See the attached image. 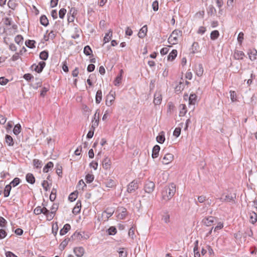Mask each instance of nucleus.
I'll list each match as a JSON object with an SVG mask.
<instances>
[{
    "instance_id": "1",
    "label": "nucleus",
    "mask_w": 257,
    "mask_h": 257,
    "mask_svg": "<svg viewBox=\"0 0 257 257\" xmlns=\"http://www.w3.org/2000/svg\"><path fill=\"white\" fill-rule=\"evenodd\" d=\"M176 192V185L170 183L164 187L162 191V200L165 202L169 201L174 195Z\"/></svg>"
},
{
    "instance_id": "2",
    "label": "nucleus",
    "mask_w": 257,
    "mask_h": 257,
    "mask_svg": "<svg viewBox=\"0 0 257 257\" xmlns=\"http://www.w3.org/2000/svg\"><path fill=\"white\" fill-rule=\"evenodd\" d=\"M182 32L180 30H175L173 31L168 38V42L172 45L176 44L178 43V37L182 36Z\"/></svg>"
},
{
    "instance_id": "3",
    "label": "nucleus",
    "mask_w": 257,
    "mask_h": 257,
    "mask_svg": "<svg viewBox=\"0 0 257 257\" xmlns=\"http://www.w3.org/2000/svg\"><path fill=\"white\" fill-rule=\"evenodd\" d=\"M236 194H227L226 195L222 194L221 196L218 199L222 202H232L235 203Z\"/></svg>"
},
{
    "instance_id": "4",
    "label": "nucleus",
    "mask_w": 257,
    "mask_h": 257,
    "mask_svg": "<svg viewBox=\"0 0 257 257\" xmlns=\"http://www.w3.org/2000/svg\"><path fill=\"white\" fill-rule=\"evenodd\" d=\"M155 187V183L151 181H146L144 189L146 192L151 193L154 190Z\"/></svg>"
},
{
    "instance_id": "5",
    "label": "nucleus",
    "mask_w": 257,
    "mask_h": 257,
    "mask_svg": "<svg viewBox=\"0 0 257 257\" xmlns=\"http://www.w3.org/2000/svg\"><path fill=\"white\" fill-rule=\"evenodd\" d=\"M115 99V92L110 91V92L107 95L105 104L107 106H110L114 101Z\"/></svg>"
},
{
    "instance_id": "6",
    "label": "nucleus",
    "mask_w": 257,
    "mask_h": 257,
    "mask_svg": "<svg viewBox=\"0 0 257 257\" xmlns=\"http://www.w3.org/2000/svg\"><path fill=\"white\" fill-rule=\"evenodd\" d=\"M138 187L139 185L137 181L134 180L127 185V191L130 193L134 192L138 189Z\"/></svg>"
},
{
    "instance_id": "7",
    "label": "nucleus",
    "mask_w": 257,
    "mask_h": 257,
    "mask_svg": "<svg viewBox=\"0 0 257 257\" xmlns=\"http://www.w3.org/2000/svg\"><path fill=\"white\" fill-rule=\"evenodd\" d=\"M45 65V62H44V61H41L39 63L38 65L36 64H33L32 66V67L36 72L38 73H41L43 71Z\"/></svg>"
},
{
    "instance_id": "8",
    "label": "nucleus",
    "mask_w": 257,
    "mask_h": 257,
    "mask_svg": "<svg viewBox=\"0 0 257 257\" xmlns=\"http://www.w3.org/2000/svg\"><path fill=\"white\" fill-rule=\"evenodd\" d=\"M174 158V156L170 153H166L162 159V163L164 164L167 165L171 162Z\"/></svg>"
},
{
    "instance_id": "9",
    "label": "nucleus",
    "mask_w": 257,
    "mask_h": 257,
    "mask_svg": "<svg viewBox=\"0 0 257 257\" xmlns=\"http://www.w3.org/2000/svg\"><path fill=\"white\" fill-rule=\"evenodd\" d=\"M162 100V94L161 92L157 91L154 94V103L155 105H159L161 104Z\"/></svg>"
},
{
    "instance_id": "10",
    "label": "nucleus",
    "mask_w": 257,
    "mask_h": 257,
    "mask_svg": "<svg viewBox=\"0 0 257 257\" xmlns=\"http://www.w3.org/2000/svg\"><path fill=\"white\" fill-rule=\"evenodd\" d=\"M73 251L76 256L82 257L85 252V249L81 246L76 247L74 248Z\"/></svg>"
},
{
    "instance_id": "11",
    "label": "nucleus",
    "mask_w": 257,
    "mask_h": 257,
    "mask_svg": "<svg viewBox=\"0 0 257 257\" xmlns=\"http://www.w3.org/2000/svg\"><path fill=\"white\" fill-rule=\"evenodd\" d=\"M119 213L117 215V218L119 219H124L127 215V210L125 208L121 207L117 210Z\"/></svg>"
},
{
    "instance_id": "12",
    "label": "nucleus",
    "mask_w": 257,
    "mask_h": 257,
    "mask_svg": "<svg viewBox=\"0 0 257 257\" xmlns=\"http://www.w3.org/2000/svg\"><path fill=\"white\" fill-rule=\"evenodd\" d=\"M245 56L244 53L241 51L235 50L234 53L233 57L236 60H242Z\"/></svg>"
},
{
    "instance_id": "13",
    "label": "nucleus",
    "mask_w": 257,
    "mask_h": 257,
    "mask_svg": "<svg viewBox=\"0 0 257 257\" xmlns=\"http://www.w3.org/2000/svg\"><path fill=\"white\" fill-rule=\"evenodd\" d=\"M148 28L147 25L144 26L139 31L138 36L140 38H144L147 35Z\"/></svg>"
},
{
    "instance_id": "14",
    "label": "nucleus",
    "mask_w": 257,
    "mask_h": 257,
    "mask_svg": "<svg viewBox=\"0 0 257 257\" xmlns=\"http://www.w3.org/2000/svg\"><path fill=\"white\" fill-rule=\"evenodd\" d=\"M83 237L82 234L80 232L75 231L70 238L72 240L80 241Z\"/></svg>"
},
{
    "instance_id": "15",
    "label": "nucleus",
    "mask_w": 257,
    "mask_h": 257,
    "mask_svg": "<svg viewBox=\"0 0 257 257\" xmlns=\"http://www.w3.org/2000/svg\"><path fill=\"white\" fill-rule=\"evenodd\" d=\"M160 150V147L158 145H155L153 147L152 154V157L153 159L156 158L158 157Z\"/></svg>"
},
{
    "instance_id": "16",
    "label": "nucleus",
    "mask_w": 257,
    "mask_h": 257,
    "mask_svg": "<svg viewBox=\"0 0 257 257\" xmlns=\"http://www.w3.org/2000/svg\"><path fill=\"white\" fill-rule=\"evenodd\" d=\"M157 142L159 144H163L165 141V132H161L156 138Z\"/></svg>"
},
{
    "instance_id": "17",
    "label": "nucleus",
    "mask_w": 257,
    "mask_h": 257,
    "mask_svg": "<svg viewBox=\"0 0 257 257\" xmlns=\"http://www.w3.org/2000/svg\"><path fill=\"white\" fill-rule=\"evenodd\" d=\"M202 222L206 226H210L214 222V217L212 216L205 217L203 219Z\"/></svg>"
},
{
    "instance_id": "18",
    "label": "nucleus",
    "mask_w": 257,
    "mask_h": 257,
    "mask_svg": "<svg viewBox=\"0 0 257 257\" xmlns=\"http://www.w3.org/2000/svg\"><path fill=\"white\" fill-rule=\"evenodd\" d=\"M71 229V226L69 224H65L63 228H62L60 231V235H63L66 234L68 231Z\"/></svg>"
},
{
    "instance_id": "19",
    "label": "nucleus",
    "mask_w": 257,
    "mask_h": 257,
    "mask_svg": "<svg viewBox=\"0 0 257 257\" xmlns=\"http://www.w3.org/2000/svg\"><path fill=\"white\" fill-rule=\"evenodd\" d=\"M196 74L198 76H201L203 73L202 65L199 64L195 66Z\"/></svg>"
},
{
    "instance_id": "20",
    "label": "nucleus",
    "mask_w": 257,
    "mask_h": 257,
    "mask_svg": "<svg viewBox=\"0 0 257 257\" xmlns=\"http://www.w3.org/2000/svg\"><path fill=\"white\" fill-rule=\"evenodd\" d=\"M123 73L122 70H120L119 74L116 77L114 81V85L115 86H118L121 83L122 79V74Z\"/></svg>"
},
{
    "instance_id": "21",
    "label": "nucleus",
    "mask_w": 257,
    "mask_h": 257,
    "mask_svg": "<svg viewBox=\"0 0 257 257\" xmlns=\"http://www.w3.org/2000/svg\"><path fill=\"white\" fill-rule=\"evenodd\" d=\"M26 178L27 181L31 184H33L35 182V178L34 175L31 173L27 174Z\"/></svg>"
},
{
    "instance_id": "22",
    "label": "nucleus",
    "mask_w": 257,
    "mask_h": 257,
    "mask_svg": "<svg viewBox=\"0 0 257 257\" xmlns=\"http://www.w3.org/2000/svg\"><path fill=\"white\" fill-rule=\"evenodd\" d=\"M96 113L97 112H96L94 115V120H92V124L91 125V128L93 130H94L95 128L98 126L99 123V114L96 118Z\"/></svg>"
},
{
    "instance_id": "23",
    "label": "nucleus",
    "mask_w": 257,
    "mask_h": 257,
    "mask_svg": "<svg viewBox=\"0 0 257 257\" xmlns=\"http://www.w3.org/2000/svg\"><path fill=\"white\" fill-rule=\"evenodd\" d=\"M110 160L107 157H106L102 161V167L104 169L107 170L110 167Z\"/></svg>"
},
{
    "instance_id": "24",
    "label": "nucleus",
    "mask_w": 257,
    "mask_h": 257,
    "mask_svg": "<svg viewBox=\"0 0 257 257\" xmlns=\"http://www.w3.org/2000/svg\"><path fill=\"white\" fill-rule=\"evenodd\" d=\"M199 51V45L197 42H194L192 45L191 48V52L192 54H195Z\"/></svg>"
},
{
    "instance_id": "25",
    "label": "nucleus",
    "mask_w": 257,
    "mask_h": 257,
    "mask_svg": "<svg viewBox=\"0 0 257 257\" xmlns=\"http://www.w3.org/2000/svg\"><path fill=\"white\" fill-rule=\"evenodd\" d=\"M177 55V51L176 50H173L168 56V60L173 61L175 59Z\"/></svg>"
},
{
    "instance_id": "26",
    "label": "nucleus",
    "mask_w": 257,
    "mask_h": 257,
    "mask_svg": "<svg viewBox=\"0 0 257 257\" xmlns=\"http://www.w3.org/2000/svg\"><path fill=\"white\" fill-rule=\"evenodd\" d=\"M81 207V203L80 201H78L73 209V213L77 214L80 212Z\"/></svg>"
},
{
    "instance_id": "27",
    "label": "nucleus",
    "mask_w": 257,
    "mask_h": 257,
    "mask_svg": "<svg viewBox=\"0 0 257 257\" xmlns=\"http://www.w3.org/2000/svg\"><path fill=\"white\" fill-rule=\"evenodd\" d=\"M102 100V91L98 90L96 92L95 95V102L97 104H99Z\"/></svg>"
},
{
    "instance_id": "28",
    "label": "nucleus",
    "mask_w": 257,
    "mask_h": 257,
    "mask_svg": "<svg viewBox=\"0 0 257 257\" xmlns=\"http://www.w3.org/2000/svg\"><path fill=\"white\" fill-rule=\"evenodd\" d=\"M40 23L43 26L46 27L49 24V21L45 15H43L40 17Z\"/></svg>"
},
{
    "instance_id": "29",
    "label": "nucleus",
    "mask_w": 257,
    "mask_h": 257,
    "mask_svg": "<svg viewBox=\"0 0 257 257\" xmlns=\"http://www.w3.org/2000/svg\"><path fill=\"white\" fill-rule=\"evenodd\" d=\"M162 220L165 223H169L170 222V215L168 212H165L162 215Z\"/></svg>"
},
{
    "instance_id": "30",
    "label": "nucleus",
    "mask_w": 257,
    "mask_h": 257,
    "mask_svg": "<svg viewBox=\"0 0 257 257\" xmlns=\"http://www.w3.org/2000/svg\"><path fill=\"white\" fill-rule=\"evenodd\" d=\"M112 31L111 30H109V32L105 34V36L104 37L103 41L104 43H106L108 42L112 37Z\"/></svg>"
},
{
    "instance_id": "31",
    "label": "nucleus",
    "mask_w": 257,
    "mask_h": 257,
    "mask_svg": "<svg viewBox=\"0 0 257 257\" xmlns=\"http://www.w3.org/2000/svg\"><path fill=\"white\" fill-rule=\"evenodd\" d=\"M6 142L8 146H13L14 144V140L12 137L9 135H7L5 137Z\"/></svg>"
},
{
    "instance_id": "32",
    "label": "nucleus",
    "mask_w": 257,
    "mask_h": 257,
    "mask_svg": "<svg viewBox=\"0 0 257 257\" xmlns=\"http://www.w3.org/2000/svg\"><path fill=\"white\" fill-rule=\"evenodd\" d=\"M71 240V238H65L60 244L59 249L61 250H63L68 244L69 241Z\"/></svg>"
},
{
    "instance_id": "33",
    "label": "nucleus",
    "mask_w": 257,
    "mask_h": 257,
    "mask_svg": "<svg viewBox=\"0 0 257 257\" xmlns=\"http://www.w3.org/2000/svg\"><path fill=\"white\" fill-rule=\"evenodd\" d=\"M33 165L36 169L41 168L43 164L42 162L38 159H34L33 161Z\"/></svg>"
},
{
    "instance_id": "34",
    "label": "nucleus",
    "mask_w": 257,
    "mask_h": 257,
    "mask_svg": "<svg viewBox=\"0 0 257 257\" xmlns=\"http://www.w3.org/2000/svg\"><path fill=\"white\" fill-rule=\"evenodd\" d=\"M257 221V214L253 212L250 214L249 221L252 224H254Z\"/></svg>"
},
{
    "instance_id": "35",
    "label": "nucleus",
    "mask_w": 257,
    "mask_h": 257,
    "mask_svg": "<svg viewBox=\"0 0 257 257\" xmlns=\"http://www.w3.org/2000/svg\"><path fill=\"white\" fill-rule=\"evenodd\" d=\"M12 189L11 185H7L6 186L4 190V194L5 197H7L10 195V193Z\"/></svg>"
},
{
    "instance_id": "36",
    "label": "nucleus",
    "mask_w": 257,
    "mask_h": 257,
    "mask_svg": "<svg viewBox=\"0 0 257 257\" xmlns=\"http://www.w3.org/2000/svg\"><path fill=\"white\" fill-rule=\"evenodd\" d=\"M197 96L195 94L193 93L190 95L189 98V102L190 104L194 105L196 101Z\"/></svg>"
},
{
    "instance_id": "37",
    "label": "nucleus",
    "mask_w": 257,
    "mask_h": 257,
    "mask_svg": "<svg viewBox=\"0 0 257 257\" xmlns=\"http://www.w3.org/2000/svg\"><path fill=\"white\" fill-rule=\"evenodd\" d=\"M105 186L108 188H112L115 186V182L112 179H108L105 182Z\"/></svg>"
},
{
    "instance_id": "38",
    "label": "nucleus",
    "mask_w": 257,
    "mask_h": 257,
    "mask_svg": "<svg viewBox=\"0 0 257 257\" xmlns=\"http://www.w3.org/2000/svg\"><path fill=\"white\" fill-rule=\"evenodd\" d=\"M49 54L47 51H43L40 54V58L42 60H46L48 58Z\"/></svg>"
},
{
    "instance_id": "39",
    "label": "nucleus",
    "mask_w": 257,
    "mask_h": 257,
    "mask_svg": "<svg viewBox=\"0 0 257 257\" xmlns=\"http://www.w3.org/2000/svg\"><path fill=\"white\" fill-rule=\"evenodd\" d=\"M53 167V163L52 162H49L43 168V172L44 173H48L50 169Z\"/></svg>"
},
{
    "instance_id": "40",
    "label": "nucleus",
    "mask_w": 257,
    "mask_h": 257,
    "mask_svg": "<svg viewBox=\"0 0 257 257\" xmlns=\"http://www.w3.org/2000/svg\"><path fill=\"white\" fill-rule=\"evenodd\" d=\"M83 52L86 56H90L92 54V51L90 47L87 45L84 47Z\"/></svg>"
},
{
    "instance_id": "41",
    "label": "nucleus",
    "mask_w": 257,
    "mask_h": 257,
    "mask_svg": "<svg viewBox=\"0 0 257 257\" xmlns=\"http://www.w3.org/2000/svg\"><path fill=\"white\" fill-rule=\"evenodd\" d=\"M35 41L34 40H28L25 42V45H26V46L31 49L35 47Z\"/></svg>"
},
{
    "instance_id": "42",
    "label": "nucleus",
    "mask_w": 257,
    "mask_h": 257,
    "mask_svg": "<svg viewBox=\"0 0 257 257\" xmlns=\"http://www.w3.org/2000/svg\"><path fill=\"white\" fill-rule=\"evenodd\" d=\"M248 54L249 58L251 61H253L256 59L257 56V51L256 50H254Z\"/></svg>"
},
{
    "instance_id": "43",
    "label": "nucleus",
    "mask_w": 257,
    "mask_h": 257,
    "mask_svg": "<svg viewBox=\"0 0 257 257\" xmlns=\"http://www.w3.org/2000/svg\"><path fill=\"white\" fill-rule=\"evenodd\" d=\"M77 194L78 192L77 191L71 193L68 197L69 200L71 202L75 201L77 197Z\"/></svg>"
},
{
    "instance_id": "44",
    "label": "nucleus",
    "mask_w": 257,
    "mask_h": 257,
    "mask_svg": "<svg viewBox=\"0 0 257 257\" xmlns=\"http://www.w3.org/2000/svg\"><path fill=\"white\" fill-rule=\"evenodd\" d=\"M219 33L217 30L213 31L210 34V38L211 40H215L219 37Z\"/></svg>"
},
{
    "instance_id": "45",
    "label": "nucleus",
    "mask_w": 257,
    "mask_h": 257,
    "mask_svg": "<svg viewBox=\"0 0 257 257\" xmlns=\"http://www.w3.org/2000/svg\"><path fill=\"white\" fill-rule=\"evenodd\" d=\"M197 201L195 200V203L196 205H198V202L204 203L206 200V197L204 195L199 196L197 197Z\"/></svg>"
},
{
    "instance_id": "46",
    "label": "nucleus",
    "mask_w": 257,
    "mask_h": 257,
    "mask_svg": "<svg viewBox=\"0 0 257 257\" xmlns=\"http://www.w3.org/2000/svg\"><path fill=\"white\" fill-rule=\"evenodd\" d=\"M207 12L208 15L211 16L215 14L216 12V11L213 5H210L207 9Z\"/></svg>"
},
{
    "instance_id": "47",
    "label": "nucleus",
    "mask_w": 257,
    "mask_h": 257,
    "mask_svg": "<svg viewBox=\"0 0 257 257\" xmlns=\"http://www.w3.org/2000/svg\"><path fill=\"white\" fill-rule=\"evenodd\" d=\"M180 116H184L187 112L186 105L183 104H181L180 105Z\"/></svg>"
},
{
    "instance_id": "48",
    "label": "nucleus",
    "mask_w": 257,
    "mask_h": 257,
    "mask_svg": "<svg viewBox=\"0 0 257 257\" xmlns=\"http://www.w3.org/2000/svg\"><path fill=\"white\" fill-rule=\"evenodd\" d=\"M21 131V126L20 124H16L13 129V133L15 135H18Z\"/></svg>"
},
{
    "instance_id": "49",
    "label": "nucleus",
    "mask_w": 257,
    "mask_h": 257,
    "mask_svg": "<svg viewBox=\"0 0 257 257\" xmlns=\"http://www.w3.org/2000/svg\"><path fill=\"white\" fill-rule=\"evenodd\" d=\"M94 177L92 174H88L85 176V180L87 183H91L94 180Z\"/></svg>"
},
{
    "instance_id": "50",
    "label": "nucleus",
    "mask_w": 257,
    "mask_h": 257,
    "mask_svg": "<svg viewBox=\"0 0 257 257\" xmlns=\"http://www.w3.org/2000/svg\"><path fill=\"white\" fill-rule=\"evenodd\" d=\"M118 252L119 253V257H127V253L124 248H119Z\"/></svg>"
},
{
    "instance_id": "51",
    "label": "nucleus",
    "mask_w": 257,
    "mask_h": 257,
    "mask_svg": "<svg viewBox=\"0 0 257 257\" xmlns=\"http://www.w3.org/2000/svg\"><path fill=\"white\" fill-rule=\"evenodd\" d=\"M56 37V34L53 31H51L48 34V36L46 37V36H44V38L46 41H48L49 38L53 40Z\"/></svg>"
},
{
    "instance_id": "52",
    "label": "nucleus",
    "mask_w": 257,
    "mask_h": 257,
    "mask_svg": "<svg viewBox=\"0 0 257 257\" xmlns=\"http://www.w3.org/2000/svg\"><path fill=\"white\" fill-rule=\"evenodd\" d=\"M17 5L15 0H9L8 3V6L9 7L13 10H14L16 8Z\"/></svg>"
},
{
    "instance_id": "53",
    "label": "nucleus",
    "mask_w": 257,
    "mask_h": 257,
    "mask_svg": "<svg viewBox=\"0 0 257 257\" xmlns=\"http://www.w3.org/2000/svg\"><path fill=\"white\" fill-rule=\"evenodd\" d=\"M20 183V179L19 178H15L10 183L11 186L13 187L17 186Z\"/></svg>"
},
{
    "instance_id": "54",
    "label": "nucleus",
    "mask_w": 257,
    "mask_h": 257,
    "mask_svg": "<svg viewBox=\"0 0 257 257\" xmlns=\"http://www.w3.org/2000/svg\"><path fill=\"white\" fill-rule=\"evenodd\" d=\"M107 232L109 235H114L116 233L117 231L114 226H111L108 229Z\"/></svg>"
},
{
    "instance_id": "55",
    "label": "nucleus",
    "mask_w": 257,
    "mask_h": 257,
    "mask_svg": "<svg viewBox=\"0 0 257 257\" xmlns=\"http://www.w3.org/2000/svg\"><path fill=\"white\" fill-rule=\"evenodd\" d=\"M66 13V10L64 8L61 9L59 12V16L60 19H63Z\"/></svg>"
},
{
    "instance_id": "56",
    "label": "nucleus",
    "mask_w": 257,
    "mask_h": 257,
    "mask_svg": "<svg viewBox=\"0 0 257 257\" xmlns=\"http://www.w3.org/2000/svg\"><path fill=\"white\" fill-rule=\"evenodd\" d=\"M36 80H37V82L35 84L32 85V87H33V88L37 89L38 87L41 86L42 81L39 78H36Z\"/></svg>"
},
{
    "instance_id": "57",
    "label": "nucleus",
    "mask_w": 257,
    "mask_h": 257,
    "mask_svg": "<svg viewBox=\"0 0 257 257\" xmlns=\"http://www.w3.org/2000/svg\"><path fill=\"white\" fill-rule=\"evenodd\" d=\"M15 41L18 44H20L21 43L23 42V37L21 35H18L16 36Z\"/></svg>"
},
{
    "instance_id": "58",
    "label": "nucleus",
    "mask_w": 257,
    "mask_h": 257,
    "mask_svg": "<svg viewBox=\"0 0 257 257\" xmlns=\"http://www.w3.org/2000/svg\"><path fill=\"white\" fill-rule=\"evenodd\" d=\"M23 78L27 81H30L32 79L34 78V77L32 74L30 73H27L24 75Z\"/></svg>"
},
{
    "instance_id": "59",
    "label": "nucleus",
    "mask_w": 257,
    "mask_h": 257,
    "mask_svg": "<svg viewBox=\"0 0 257 257\" xmlns=\"http://www.w3.org/2000/svg\"><path fill=\"white\" fill-rule=\"evenodd\" d=\"M181 131V128L176 127L173 132V135L176 137H178L180 135Z\"/></svg>"
},
{
    "instance_id": "60",
    "label": "nucleus",
    "mask_w": 257,
    "mask_h": 257,
    "mask_svg": "<svg viewBox=\"0 0 257 257\" xmlns=\"http://www.w3.org/2000/svg\"><path fill=\"white\" fill-rule=\"evenodd\" d=\"M152 8L154 11H157L159 9V3L157 1H154L152 4Z\"/></svg>"
},
{
    "instance_id": "61",
    "label": "nucleus",
    "mask_w": 257,
    "mask_h": 257,
    "mask_svg": "<svg viewBox=\"0 0 257 257\" xmlns=\"http://www.w3.org/2000/svg\"><path fill=\"white\" fill-rule=\"evenodd\" d=\"M42 212V207L41 206H37L34 210V213L36 215H39Z\"/></svg>"
},
{
    "instance_id": "62",
    "label": "nucleus",
    "mask_w": 257,
    "mask_h": 257,
    "mask_svg": "<svg viewBox=\"0 0 257 257\" xmlns=\"http://www.w3.org/2000/svg\"><path fill=\"white\" fill-rule=\"evenodd\" d=\"M230 98L232 100V101L234 102L236 100V93L234 91H230Z\"/></svg>"
},
{
    "instance_id": "63",
    "label": "nucleus",
    "mask_w": 257,
    "mask_h": 257,
    "mask_svg": "<svg viewBox=\"0 0 257 257\" xmlns=\"http://www.w3.org/2000/svg\"><path fill=\"white\" fill-rule=\"evenodd\" d=\"M244 34L242 32H240L237 37V41L241 44L243 40Z\"/></svg>"
},
{
    "instance_id": "64",
    "label": "nucleus",
    "mask_w": 257,
    "mask_h": 257,
    "mask_svg": "<svg viewBox=\"0 0 257 257\" xmlns=\"http://www.w3.org/2000/svg\"><path fill=\"white\" fill-rule=\"evenodd\" d=\"M208 210V207L206 204H204V205L199 210V212L201 214L207 212Z\"/></svg>"
}]
</instances>
